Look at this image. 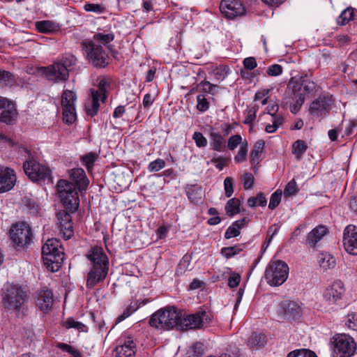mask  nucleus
Returning a JSON list of instances; mask_svg holds the SVG:
<instances>
[{"label": "nucleus", "mask_w": 357, "mask_h": 357, "mask_svg": "<svg viewBox=\"0 0 357 357\" xmlns=\"http://www.w3.org/2000/svg\"><path fill=\"white\" fill-rule=\"evenodd\" d=\"M211 319V312L202 310L182 318L181 313L174 306H169L153 313L149 324L161 330H169L175 326L181 330H188L205 327Z\"/></svg>", "instance_id": "nucleus-1"}, {"label": "nucleus", "mask_w": 357, "mask_h": 357, "mask_svg": "<svg viewBox=\"0 0 357 357\" xmlns=\"http://www.w3.org/2000/svg\"><path fill=\"white\" fill-rule=\"evenodd\" d=\"M72 182L61 179L57 183V191L61 202L70 212H75L79 205L77 189L86 190L89 181L82 168H75L69 172Z\"/></svg>", "instance_id": "nucleus-2"}, {"label": "nucleus", "mask_w": 357, "mask_h": 357, "mask_svg": "<svg viewBox=\"0 0 357 357\" xmlns=\"http://www.w3.org/2000/svg\"><path fill=\"white\" fill-rule=\"evenodd\" d=\"M86 257L91 264L87 275L86 287L93 289L105 279L108 273L109 262L102 248L98 246L92 248L86 255Z\"/></svg>", "instance_id": "nucleus-3"}, {"label": "nucleus", "mask_w": 357, "mask_h": 357, "mask_svg": "<svg viewBox=\"0 0 357 357\" xmlns=\"http://www.w3.org/2000/svg\"><path fill=\"white\" fill-rule=\"evenodd\" d=\"M77 59L73 55H68L57 59L52 64L43 66L40 72L50 82L64 83L69 78V73L76 64Z\"/></svg>", "instance_id": "nucleus-4"}, {"label": "nucleus", "mask_w": 357, "mask_h": 357, "mask_svg": "<svg viewBox=\"0 0 357 357\" xmlns=\"http://www.w3.org/2000/svg\"><path fill=\"white\" fill-rule=\"evenodd\" d=\"M42 257L49 271H57L63 260L60 242L56 238L48 239L42 248Z\"/></svg>", "instance_id": "nucleus-5"}, {"label": "nucleus", "mask_w": 357, "mask_h": 357, "mask_svg": "<svg viewBox=\"0 0 357 357\" xmlns=\"http://www.w3.org/2000/svg\"><path fill=\"white\" fill-rule=\"evenodd\" d=\"M23 169L25 174L33 182L53 183V176L50 168L47 165L40 163L33 157H29L24 162Z\"/></svg>", "instance_id": "nucleus-6"}, {"label": "nucleus", "mask_w": 357, "mask_h": 357, "mask_svg": "<svg viewBox=\"0 0 357 357\" xmlns=\"http://www.w3.org/2000/svg\"><path fill=\"white\" fill-rule=\"evenodd\" d=\"M89 62L96 68H105L109 63V56L105 47L93 40L82 42Z\"/></svg>", "instance_id": "nucleus-7"}, {"label": "nucleus", "mask_w": 357, "mask_h": 357, "mask_svg": "<svg viewBox=\"0 0 357 357\" xmlns=\"http://www.w3.org/2000/svg\"><path fill=\"white\" fill-rule=\"evenodd\" d=\"M317 84L310 79L307 74L296 75L291 77L288 83L287 89L291 91L292 98H303L313 94Z\"/></svg>", "instance_id": "nucleus-8"}, {"label": "nucleus", "mask_w": 357, "mask_h": 357, "mask_svg": "<svg viewBox=\"0 0 357 357\" xmlns=\"http://www.w3.org/2000/svg\"><path fill=\"white\" fill-rule=\"evenodd\" d=\"M289 266L283 261H271L266 266L264 277L271 286H280L287 279Z\"/></svg>", "instance_id": "nucleus-9"}, {"label": "nucleus", "mask_w": 357, "mask_h": 357, "mask_svg": "<svg viewBox=\"0 0 357 357\" xmlns=\"http://www.w3.org/2000/svg\"><path fill=\"white\" fill-rule=\"evenodd\" d=\"M2 298L6 308L19 310L27 299V294L20 286L10 285L3 293Z\"/></svg>", "instance_id": "nucleus-10"}, {"label": "nucleus", "mask_w": 357, "mask_h": 357, "mask_svg": "<svg viewBox=\"0 0 357 357\" xmlns=\"http://www.w3.org/2000/svg\"><path fill=\"white\" fill-rule=\"evenodd\" d=\"M9 233L10 238L17 248L28 245L32 241V230L26 222H22L13 225Z\"/></svg>", "instance_id": "nucleus-11"}, {"label": "nucleus", "mask_w": 357, "mask_h": 357, "mask_svg": "<svg viewBox=\"0 0 357 357\" xmlns=\"http://www.w3.org/2000/svg\"><path fill=\"white\" fill-rule=\"evenodd\" d=\"M333 343L335 357H351L356 351V344L354 338L348 335H336Z\"/></svg>", "instance_id": "nucleus-12"}, {"label": "nucleus", "mask_w": 357, "mask_h": 357, "mask_svg": "<svg viewBox=\"0 0 357 357\" xmlns=\"http://www.w3.org/2000/svg\"><path fill=\"white\" fill-rule=\"evenodd\" d=\"M303 314L301 306L296 301L285 300L280 302L277 307L278 317L287 321H298Z\"/></svg>", "instance_id": "nucleus-13"}, {"label": "nucleus", "mask_w": 357, "mask_h": 357, "mask_svg": "<svg viewBox=\"0 0 357 357\" xmlns=\"http://www.w3.org/2000/svg\"><path fill=\"white\" fill-rule=\"evenodd\" d=\"M334 99L332 95H321L309 107V114L314 118L324 119L332 109Z\"/></svg>", "instance_id": "nucleus-14"}, {"label": "nucleus", "mask_w": 357, "mask_h": 357, "mask_svg": "<svg viewBox=\"0 0 357 357\" xmlns=\"http://www.w3.org/2000/svg\"><path fill=\"white\" fill-rule=\"evenodd\" d=\"M220 10L228 20H234L245 14V8L239 0H222Z\"/></svg>", "instance_id": "nucleus-15"}, {"label": "nucleus", "mask_w": 357, "mask_h": 357, "mask_svg": "<svg viewBox=\"0 0 357 357\" xmlns=\"http://www.w3.org/2000/svg\"><path fill=\"white\" fill-rule=\"evenodd\" d=\"M17 114L14 103L8 98L0 96V122L13 125L17 120Z\"/></svg>", "instance_id": "nucleus-16"}, {"label": "nucleus", "mask_w": 357, "mask_h": 357, "mask_svg": "<svg viewBox=\"0 0 357 357\" xmlns=\"http://www.w3.org/2000/svg\"><path fill=\"white\" fill-rule=\"evenodd\" d=\"M345 292L344 284L340 280L335 281L326 287L323 292V299L328 305L336 304L342 299Z\"/></svg>", "instance_id": "nucleus-17"}, {"label": "nucleus", "mask_w": 357, "mask_h": 357, "mask_svg": "<svg viewBox=\"0 0 357 357\" xmlns=\"http://www.w3.org/2000/svg\"><path fill=\"white\" fill-rule=\"evenodd\" d=\"M231 129L229 124L222 126V130L225 132L222 135L218 131L212 130L209 132V142L211 149L217 152H224L227 149V140L225 137Z\"/></svg>", "instance_id": "nucleus-18"}, {"label": "nucleus", "mask_w": 357, "mask_h": 357, "mask_svg": "<svg viewBox=\"0 0 357 357\" xmlns=\"http://www.w3.org/2000/svg\"><path fill=\"white\" fill-rule=\"evenodd\" d=\"M343 245L350 255H357V227L349 225L344 230Z\"/></svg>", "instance_id": "nucleus-19"}, {"label": "nucleus", "mask_w": 357, "mask_h": 357, "mask_svg": "<svg viewBox=\"0 0 357 357\" xmlns=\"http://www.w3.org/2000/svg\"><path fill=\"white\" fill-rule=\"evenodd\" d=\"M59 229L66 240L70 239L74 234L73 222L70 213L65 211L56 214Z\"/></svg>", "instance_id": "nucleus-20"}, {"label": "nucleus", "mask_w": 357, "mask_h": 357, "mask_svg": "<svg viewBox=\"0 0 357 357\" xmlns=\"http://www.w3.org/2000/svg\"><path fill=\"white\" fill-rule=\"evenodd\" d=\"M16 180L17 176L13 169L0 167V193L8 192L13 189Z\"/></svg>", "instance_id": "nucleus-21"}, {"label": "nucleus", "mask_w": 357, "mask_h": 357, "mask_svg": "<svg viewBox=\"0 0 357 357\" xmlns=\"http://www.w3.org/2000/svg\"><path fill=\"white\" fill-rule=\"evenodd\" d=\"M136 352V343L133 337L128 336L123 344L117 346L112 351V357H134Z\"/></svg>", "instance_id": "nucleus-22"}, {"label": "nucleus", "mask_w": 357, "mask_h": 357, "mask_svg": "<svg viewBox=\"0 0 357 357\" xmlns=\"http://www.w3.org/2000/svg\"><path fill=\"white\" fill-rule=\"evenodd\" d=\"M36 305L43 312H48L53 305V294L48 289H43L37 296Z\"/></svg>", "instance_id": "nucleus-23"}, {"label": "nucleus", "mask_w": 357, "mask_h": 357, "mask_svg": "<svg viewBox=\"0 0 357 357\" xmlns=\"http://www.w3.org/2000/svg\"><path fill=\"white\" fill-rule=\"evenodd\" d=\"M185 192L190 202L197 204L202 201L203 195L202 186L197 184H188L185 187Z\"/></svg>", "instance_id": "nucleus-24"}, {"label": "nucleus", "mask_w": 357, "mask_h": 357, "mask_svg": "<svg viewBox=\"0 0 357 357\" xmlns=\"http://www.w3.org/2000/svg\"><path fill=\"white\" fill-rule=\"evenodd\" d=\"M90 93L91 100L85 104V110L87 115L93 117L99 110V101L101 100V98L98 97V92L94 89H90Z\"/></svg>", "instance_id": "nucleus-25"}, {"label": "nucleus", "mask_w": 357, "mask_h": 357, "mask_svg": "<svg viewBox=\"0 0 357 357\" xmlns=\"http://www.w3.org/2000/svg\"><path fill=\"white\" fill-rule=\"evenodd\" d=\"M327 232L328 229L326 226L319 225L316 227L307 234L306 243L312 247H314L317 243L319 242Z\"/></svg>", "instance_id": "nucleus-26"}, {"label": "nucleus", "mask_w": 357, "mask_h": 357, "mask_svg": "<svg viewBox=\"0 0 357 357\" xmlns=\"http://www.w3.org/2000/svg\"><path fill=\"white\" fill-rule=\"evenodd\" d=\"M318 263L324 271L332 269L336 265L335 258L328 252H321L317 257Z\"/></svg>", "instance_id": "nucleus-27"}, {"label": "nucleus", "mask_w": 357, "mask_h": 357, "mask_svg": "<svg viewBox=\"0 0 357 357\" xmlns=\"http://www.w3.org/2000/svg\"><path fill=\"white\" fill-rule=\"evenodd\" d=\"M36 30L43 33H50L59 30V25L50 20H42L36 22Z\"/></svg>", "instance_id": "nucleus-28"}, {"label": "nucleus", "mask_w": 357, "mask_h": 357, "mask_svg": "<svg viewBox=\"0 0 357 357\" xmlns=\"http://www.w3.org/2000/svg\"><path fill=\"white\" fill-rule=\"evenodd\" d=\"M266 342V336L263 333H254L248 340V346L254 350L263 347Z\"/></svg>", "instance_id": "nucleus-29"}, {"label": "nucleus", "mask_w": 357, "mask_h": 357, "mask_svg": "<svg viewBox=\"0 0 357 357\" xmlns=\"http://www.w3.org/2000/svg\"><path fill=\"white\" fill-rule=\"evenodd\" d=\"M246 248V244H236L234 246L224 247L221 249V255L227 259H230L239 254Z\"/></svg>", "instance_id": "nucleus-30"}, {"label": "nucleus", "mask_w": 357, "mask_h": 357, "mask_svg": "<svg viewBox=\"0 0 357 357\" xmlns=\"http://www.w3.org/2000/svg\"><path fill=\"white\" fill-rule=\"evenodd\" d=\"M98 158V154L94 152H89L85 155L80 156L82 164L86 168L89 173L93 169L95 162Z\"/></svg>", "instance_id": "nucleus-31"}, {"label": "nucleus", "mask_w": 357, "mask_h": 357, "mask_svg": "<svg viewBox=\"0 0 357 357\" xmlns=\"http://www.w3.org/2000/svg\"><path fill=\"white\" fill-rule=\"evenodd\" d=\"M240 200L237 198H231L227 201L225 209L229 217H233L240 212Z\"/></svg>", "instance_id": "nucleus-32"}, {"label": "nucleus", "mask_w": 357, "mask_h": 357, "mask_svg": "<svg viewBox=\"0 0 357 357\" xmlns=\"http://www.w3.org/2000/svg\"><path fill=\"white\" fill-rule=\"evenodd\" d=\"M264 146L265 142L262 139H259L255 143L250 155V162L252 165L259 162V154L262 153Z\"/></svg>", "instance_id": "nucleus-33"}, {"label": "nucleus", "mask_w": 357, "mask_h": 357, "mask_svg": "<svg viewBox=\"0 0 357 357\" xmlns=\"http://www.w3.org/2000/svg\"><path fill=\"white\" fill-rule=\"evenodd\" d=\"M22 203L32 215H37L40 210L37 199L32 196H24L22 199Z\"/></svg>", "instance_id": "nucleus-34"}, {"label": "nucleus", "mask_w": 357, "mask_h": 357, "mask_svg": "<svg viewBox=\"0 0 357 357\" xmlns=\"http://www.w3.org/2000/svg\"><path fill=\"white\" fill-rule=\"evenodd\" d=\"M307 149L306 142L301 139H298L292 144V153L295 155L296 160H300L303 154Z\"/></svg>", "instance_id": "nucleus-35"}, {"label": "nucleus", "mask_w": 357, "mask_h": 357, "mask_svg": "<svg viewBox=\"0 0 357 357\" xmlns=\"http://www.w3.org/2000/svg\"><path fill=\"white\" fill-rule=\"evenodd\" d=\"M355 15V10L352 8H347L344 10L337 20V22L340 25H345L350 21L354 20Z\"/></svg>", "instance_id": "nucleus-36"}, {"label": "nucleus", "mask_w": 357, "mask_h": 357, "mask_svg": "<svg viewBox=\"0 0 357 357\" xmlns=\"http://www.w3.org/2000/svg\"><path fill=\"white\" fill-rule=\"evenodd\" d=\"M77 99L76 94L70 90H64L61 95L62 108L68 107L69 105L75 106V102Z\"/></svg>", "instance_id": "nucleus-37"}, {"label": "nucleus", "mask_w": 357, "mask_h": 357, "mask_svg": "<svg viewBox=\"0 0 357 357\" xmlns=\"http://www.w3.org/2000/svg\"><path fill=\"white\" fill-rule=\"evenodd\" d=\"M63 109V120L68 124H72L76 119L75 107L69 105Z\"/></svg>", "instance_id": "nucleus-38"}, {"label": "nucleus", "mask_w": 357, "mask_h": 357, "mask_svg": "<svg viewBox=\"0 0 357 357\" xmlns=\"http://www.w3.org/2000/svg\"><path fill=\"white\" fill-rule=\"evenodd\" d=\"M63 326L66 328H75L80 332H87L88 327L83 323L75 321L73 317H69L64 322Z\"/></svg>", "instance_id": "nucleus-39"}, {"label": "nucleus", "mask_w": 357, "mask_h": 357, "mask_svg": "<svg viewBox=\"0 0 357 357\" xmlns=\"http://www.w3.org/2000/svg\"><path fill=\"white\" fill-rule=\"evenodd\" d=\"M110 87V84L107 79L102 78L98 83V89H96L98 92V97L101 98L102 102H105L107 98V91Z\"/></svg>", "instance_id": "nucleus-40"}, {"label": "nucleus", "mask_w": 357, "mask_h": 357, "mask_svg": "<svg viewBox=\"0 0 357 357\" xmlns=\"http://www.w3.org/2000/svg\"><path fill=\"white\" fill-rule=\"evenodd\" d=\"M114 39V34L113 32H110L108 33H96L93 35V39L91 40L95 41L96 43L98 42L102 43L103 45H107L110 43Z\"/></svg>", "instance_id": "nucleus-41"}, {"label": "nucleus", "mask_w": 357, "mask_h": 357, "mask_svg": "<svg viewBox=\"0 0 357 357\" xmlns=\"http://www.w3.org/2000/svg\"><path fill=\"white\" fill-rule=\"evenodd\" d=\"M267 200L262 192H259L256 197H250L248 199V205L250 207H255L256 206H265Z\"/></svg>", "instance_id": "nucleus-42"}, {"label": "nucleus", "mask_w": 357, "mask_h": 357, "mask_svg": "<svg viewBox=\"0 0 357 357\" xmlns=\"http://www.w3.org/2000/svg\"><path fill=\"white\" fill-rule=\"evenodd\" d=\"M86 12L102 14L107 12L106 7L102 3H86L84 6Z\"/></svg>", "instance_id": "nucleus-43"}, {"label": "nucleus", "mask_w": 357, "mask_h": 357, "mask_svg": "<svg viewBox=\"0 0 357 357\" xmlns=\"http://www.w3.org/2000/svg\"><path fill=\"white\" fill-rule=\"evenodd\" d=\"M56 347L61 349L62 351L72 355L73 357H82L81 352L70 344L63 342H58L56 343Z\"/></svg>", "instance_id": "nucleus-44"}, {"label": "nucleus", "mask_w": 357, "mask_h": 357, "mask_svg": "<svg viewBox=\"0 0 357 357\" xmlns=\"http://www.w3.org/2000/svg\"><path fill=\"white\" fill-rule=\"evenodd\" d=\"M15 82V76L13 73L6 70H0V83L6 86H12Z\"/></svg>", "instance_id": "nucleus-45"}, {"label": "nucleus", "mask_w": 357, "mask_h": 357, "mask_svg": "<svg viewBox=\"0 0 357 357\" xmlns=\"http://www.w3.org/2000/svg\"><path fill=\"white\" fill-rule=\"evenodd\" d=\"M204 344L197 342L192 345L188 354V357H201L204 354Z\"/></svg>", "instance_id": "nucleus-46"}, {"label": "nucleus", "mask_w": 357, "mask_h": 357, "mask_svg": "<svg viewBox=\"0 0 357 357\" xmlns=\"http://www.w3.org/2000/svg\"><path fill=\"white\" fill-rule=\"evenodd\" d=\"M248 154V142L245 141L241 144L238 153L234 157L236 163H241L246 160Z\"/></svg>", "instance_id": "nucleus-47"}, {"label": "nucleus", "mask_w": 357, "mask_h": 357, "mask_svg": "<svg viewBox=\"0 0 357 357\" xmlns=\"http://www.w3.org/2000/svg\"><path fill=\"white\" fill-rule=\"evenodd\" d=\"M287 357H317L314 351L306 349H296L289 352Z\"/></svg>", "instance_id": "nucleus-48"}, {"label": "nucleus", "mask_w": 357, "mask_h": 357, "mask_svg": "<svg viewBox=\"0 0 357 357\" xmlns=\"http://www.w3.org/2000/svg\"><path fill=\"white\" fill-rule=\"evenodd\" d=\"M197 109L201 112H205L209 108L210 104L204 94H199L197 96Z\"/></svg>", "instance_id": "nucleus-49"}, {"label": "nucleus", "mask_w": 357, "mask_h": 357, "mask_svg": "<svg viewBox=\"0 0 357 357\" xmlns=\"http://www.w3.org/2000/svg\"><path fill=\"white\" fill-rule=\"evenodd\" d=\"M165 167V161L160 158H157L154 161L151 162L148 165V171L149 172H156Z\"/></svg>", "instance_id": "nucleus-50"}, {"label": "nucleus", "mask_w": 357, "mask_h": 357, "mask_svg": "<svg viewBox=\"0 0 357 357\" xmlns=\"http://www.w3.org/2000/svg\"><path fill=\"white\" fill-rule=\"evenodd\" d=\"M197 87H202V90L204 93L215 95L216 93L215 89L218 86L210 83L208 81L204 80L197 84Z\"/></svg>", "instance_id": "nucleus-51"}, {"label": "nucleus", "mask_w": 357, "mask_h": 357, "mask_svg": "<svg viewBox=\"0 0 357 357\" xmlns=\"http://www.w3.org/2000/svg\"><path fill=\"white\" fill-rule=\"evenodd\" d=\"M229 68L227 66H219L213 70L215 79L223 80L229 74Z\"/></svg>", "instance_id": "nucleus-52"}, {"label": "nucleus", "mask_w": 357, "mask_h": 357, "mask_svg": "<svg viewBox=\"0 0 357 357\" xmlns=\"http://www.w3.org/2000/svg\"><path fill=\"white\" fill-rule=\"evenodd\" d=\"M282 192L280 190H277L273 192L270 199L268 208L271 210L275 209L280 203Z\"/></svg>", "instance_id": "nucleus-53"}, {"label": "nucleus", "mask_w": 357, "mask_h": 357, "mask_svg": "<svg viewBox=\"0 0 357 357\" xmlns=\"http://www.w3.org/2000/svg\"><path fill=\"white\" fill-rule=\"evenodd\" d=\"M242 143V137L239 135H234L231 136L227 142V147L229 150H234L238 145L241 146Z\"/></svg>", "instance_id": "nucleus-54"}, {"label": "nucleus", "mask_w": 357, "mask_h": 357, "mask_svg": "<svg viewBox=\"0 0 357 357\" xmlns=\"http://www.w3.org/2000/svg\"><path fill=\"white\" fill-rule=\"evenodd\" d=\"M192 139L199 148H204L207 146V139L202 132H195L192 135Z\"/></svg>", "instance_id": "nucleus-55"}, {"label": "nucleus", "mask_w": 357, "mask_h": 357, "mask_svg": "<svg viewBox=\"0 0 357 357\" xmlns=\"http://www.w3.org/2000/svg\"><path fill=\"white\" fill-rule=\"evenodd\" d=\"M229 159L222 156L213 157L211 159V162L215 165V167L222 171L223 168L227 165Z\"/></svg>", "instance_id": "nucleus-56"}, {"label": "nucleus", "mask_w": 357, "mask_h": 357, "mask_svg": "<svg viewBox=\"0 0 357 357\" xmlns=\"http://www.w3.org/2000/svg\"><path fill=\"white\" fill-rule=\"evenodd\" d=\"M297 184L294 179L291 180L285 186L284 194L286 197L295 195L297 192Z\"/></svg>", "instance_id": "nucleus-57"}, {"label": "nucleus", "mask_w": 357, "mask_h": 357, "mask_svg": "<svg viewBox=\"0 0 357 357\" xmlns=\"http://www.w3.org/2000/svg\"><path fill=\"white\" fill-rule=\"evenodd\" d=\"M225 193L227 197H231L234 192L233 178L231 177H226L224 181Z\"/></svg>", "instance_id": "nucleus-58"}, {"label": "nucleus", "mask_w": 357, "mask_h": 357, "mask_svg": "<svg viewBox=\"0 0 357 357\" xmlns=\"http://www.w3.org/2000/svg\"><path fill=\"white\" fill-rule=\"evenodd\" d=\"M346 324L347 326L354 331H357V313L352 312L347 315Z\"/></svg>", "instance_id": "nucleus-59"}, {"label": "nucleus", "mask_w": 357, "mask_h": 357, "mask_svg": "<svg viewBox=\"0 0 357 357\" xmlns=\"http://www.w3.org/2000/svg\"><path fill=\"white\" fill-rule=\"evenodd\" d=\"M241 181L244 188L247 190L252 187L254 176L251 173H245L241 177Z\"/></svg>", "instance_id": "nucleus-60"}, {"label": "nucleus", "mask_w": 357, "mask_h": 357, "mask_svg": "<svg viewBox=\"0 0 357 357\" xmlns=\"http://www.w3.org/2000/svg\"><path fill=\"white\" fill-rule=\"evenodd\" d=\"M241 281V275L236 273H232L228 278V286L234 288L238 286Z\"/></svg>", "instance_id": "nucleus-61"}, {"label": "nucleus", "mask_w": 357, "mask_h": 357, "mask_svg": "<svg viewBox=\"0 0 357 357\" xmlns=\"http://www.w3.org/2000/svg\"><path fill=\"white\" fill-rule=\"evenodd\" d=\"M282 73V67L279 64H273L269 66L266 70V73L269 76H278Z\"/></svg>", "instance_id": "nucleus-62"}, {"label": "nucleus", "mask_w": 357, "mask_h": 357, "mask_svg": "<svg viewBox=\"0 0 357 357\" xmlns=\"http://www.w3.org/2000/svg\"><path fill=\"white\" fill-rule=\"evenodd\" d=\"M292 99L294 100V102L293 103V105H291L290 106V110H291V113L296 114L297 112H298L300 111L305 100L303 97L298 98H292Z\"/></svg>", "instance_id": "nucleus-63"}, {"label": "nucleus", "mask_w": 357, "mask_h": 357, "mask_svg": "<svg viewBox=\"0 0 357 357\" xmlns=\"http://www.w3.org/2000/svg\"><path fill=\"white\" fill-rule=\"evenodd\" d=\"M240 234V231L238 229H236L233 224H231L226 230L225 233V238L226 239H229L233 237H236Z\"/></svg>", "instance_id": "nucleus-64"}]
</instances>
